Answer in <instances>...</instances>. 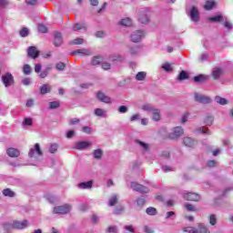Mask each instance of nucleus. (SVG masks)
I'll list each match as a JSON object with an SVG mask.
<instances>
[{"label":"nucleus","instance_id":"nucleus-56","mask_svg":"<svg viewBox=\"0 0 233 233\" xmlns=\"http://www.w3.org/2000/svg\"><path fill=\"white\" fill-rule=\"evenodd\" d=\"M23 124L27 126V127H32V118H25V119H24Z\"/></svg>","mask_w":233,"mask_h":233},{"label":"nucleus","instance_id":"nucleus-47","mask_svg":"<svg viewBox=\"0 0 233 233\" xmlns=\"http://www.w3.org/2000/svg\"><path fill=\"white\" fill-rule=\"evenodd\" d=\"M21 37H26L28 35V28L24 27L20 30Z\"/></svg>","mask_w":233,"mask_h":233},{"label":"nucleus","instance_id":"nucleus-34","mask_svg":"<svg viewBox=\"0 0 233 233\" xmlns=\"http://www.w3.org/2000/svg\"><path fill=\"white\" fill-rule=\"evenodd\" d=\"M95 159H101L103 157V150L96 149L93 152Z\"/></svg>","mask_w":233,"mask_h":233},{"label":"nucleus","instance_id":"nucleus-61","mask_svg":"<svg viewBox=\"0 0 233 233\" xmlns=\"http://www.w3.org/2000/svg\"><path fill=\"white\" fill-rule=\"evenodd\" d=\"M198 131L201 132L202 134H210V130H208V128L207 127H200Z\"/></svg>","mask_w":233,"mask_h":233},{"label":"nucleus","instance_id":"nucleus-43","mask_svg":"<svg viewBox=\"0 0 233 233\" xmlns=\"http://www.w3.org/2000/svg\"><path fill=\"white\" fill-rule=\"evenodd\" d=\"M57 148H59V146H57V144H52L49 148L50 154H56V152H57Z\"/></svg>","mask_w":233,"mask_h":233},{"label":"nucleus","instance_id":"nucleus-17","mask_svg":"<svg viewBox=\"0 0 233 233\" xmlns=\"http://www.w3.org/2000/svg\"><path fill=\"white\" fill-rule=\"evenodd\" d=\"M138 21L142 23V25H147L150 21V18L146 13H140L138 16Z\"/></svg>","mask_w":233,"mask_h":233},{"label":"nucleus","instance_id":"nucleus-18","mask_svg":"<svg viewBox=\"0 0 233 233\" xmlns=\"http://www.w3.org/2000/svg\"><path fill=\"white\" fill-rule=\"evenodd\" d=\"M183 143L185 147H188L189 148H192L196 145V141L192 139L191 137H185L183 139Z\"/></svg>","mask_w":233,"mask_h":233},{"label":"nucleus","instance_id":"nucleus-55","mask_svg":"<svg viewBox=\"0 0 233 233\" xmlns=\"http://www.w3.org/2000/svg\"><path fill=\"white\" fill-rule=\"evenodd\" d=\"M82 130L85 134H92V128L89 127H83Z\"/></svg>","mask_w":233,"mask_h":233},{"label":"nucleus","instance_id":"nucleus-9","mask_svg":"<svg viewBox=\"0 0 233 233\" xmlns=\"http://www.w3.org/2000/svg\"><path fill=\"white\" fill-rule=\"evenodd\" d=\"M143 37H145V33L143 31L137 30L131 35V41L133 43H139Z\"/></svg>","mask_w":233,"mask_h":233},{"label":"nucleus","instance_id":"nucleus-13","mask_svg":"<svg viewBox=\"0 0 233 233\" xmlns=\"http://www.w3.org/2000/svg\"><path fill=\"white\" fill-rule=\"evenodd\" d=\"M190 17L191 21H194V23H198L199 21V11L196 6H193L190 10Z\"/></svg>","mask_w":233,"mask_h":233},{"label":"nucleus","instance_id":"nucleus-10","mask_svg":"<svg viewBox=\"0 0 233 233\" xmlns=\"http://www.w3.org/2000/svg\"><path fill=\"white\" fill-rule=\"evenodd\" d=\"M28 57H32V59H37L39 57V50L35 46H29L27 49Z\"/></svg>","mask_w":233,"mask_h":233},{"label":"nucleus","instance_id":"nucleus-15","mask_svg":"<svg viewBox=\"0 0 233 233\" xmlns=\"http://www.w3.org/2000/svg\"><path fill=\"white\" fill-rule=\"evenodd\" d=\"M96 97L99 101H102V103H112V98L105 95L103 92H98Z\"/></svg>","mask_w":233,"mask_h":233},{"label":"nucleus","instance_id":"nucleus-6","mask_svg":"<svg viewBox=\"0 0 233 233\" xmlns=\"http://www.w3.org/2000/svg\"><path fill=\"white\" fill-rule=\"evenodd\" d=\"M183 198L186 199V201H199L201 199V197L198 193L188 192V193H183Z\"/></svg>","mask_w":233,"mask_h":233},{"label":"nucleus","instance_id":"nucleus-63","mask_svg":"<svg viewBox=\"0 0 233 233\" xmlns=\"http://www.w3.org/2000/svg\"><path fill=\"white\" fill-rule=\"evenodd\" d=\"M25 105L28 108H32V106H34V99L27 100Z\"/></svg>","mask_w":233,"mask_h":233},{"label":"nucleus","instance_id":"nucleus-42","mask_svg":"<svg viewBox=\"0 0 233 233\" xmlns=\"http://www.w3.org/2000/svg\"><path fill=\"white\" fill-rule=\"evenodd\" d=\"M72 56H76V54H86V56H90V53L85 49H78L71 53Z\"/></svg>","mask_w":233,"mask_h":233},{"label":"nucleus","instance_id":"nucleus-2","mask_svg":"<svg viewBox=\"0 0 233 233\" xmlns=\"http://www.w3.org/2000/svg\"><path fill=\"white\" fill-rule=\"evenodd\" d=\"M186 232L188 233H210V230H208L204 224H198V228L189 227L186 228Z\"/></svg>","mask_w":233,"mask_h":233},{"label":"nucleus","instance_id":"nucleus-23","mask_svg":"<svg viewBox=\"0 0 233 233\" xmlns=\"http://www.w3.org/2000/svg\"><path fill=\"white\" fill-rule=\"evenodd\" d=\"M215 101L218 104V105H228V100L227 98L221 97L219 96H217L215 97Z\"/></svg>","mask_w":233,"mask_h":233},{"label":"nucleus","instance_id":"nucleus-28","mask_svg":"<svg viewBox=\"0 0 233 233\" xmlns=\"http://www.w3.org/2000/svg\"><path fill=\"white\" fill-rule=\"evenodd\" d=\"M185 79H188V73H187L185 70H182L177 76V80L185 81Z\"/></svg>","mask_w":233,"mask_h":233},{"label":"nucleus","instance_id":"nucleus-53","mask_svg":"<svg viewBox=\"0 0 233 233\" xmlns=\"http://www.w3.org/2000/svg\"><path fill=\"white\" fill-rule=\"evenodd\" d=\"M141 119V116L139 114L132 115L130 117V121H137Z\"/></svg>","mask_w":233,"mask_h":233},{"label":"nucleus","instance_id":"nucleus-36","mask_svg":"<svg viewBox=\"0 0 233 233\" xmlns=\"http://www.w3.org/2000/svg\"><path fill=\"white\" fill-rule=\"evenodd\" d=\"M162 68L165 72H172V65L168 62L163 64Z\"/></svg>","mask_w":233,"mask_h":233},{"label":"nucleus","instance_id":"nucleus-4","mask_svg":"<svg viewBox=\"0 0 233 233\" xmlns=\"http://www.w3.org/2000/svg\"><path fill=\"white\" fill-rule=\"evenodd\" d=\"M2 82L4 86L7 88V86H12L15 81L14 80V76L11 73H5L2 76Z\"/></svg>","mask_w":233,"mask_h":233},{"label":"nucleus","instance_id":"nucleus-29","mask_svg":"<svg viewBox=\"0 0 233 233\" xmlns=\"http://www.w3.org/2000/svg\"><path fill=\"white\" fill-rule=\"evenodd\" d=\"M120 25H122V26H132V19L129 17L124 18L120 21Z\"/></svg>","mask_w":233,"mask_h":233},{"label":"nucleus","instance_id":"nucleus-62","mask_svg":"<svg viewBox=\"0 0 233 233\" xmlns=\"http://www.w3.org/2000/svg\"><path fill=\"white\" fill-rule=\"evenodd\" d=\"M137 203L138 207H143L145 205V198H137Z\"/></svg>","mask_w":233,"mask_h":233},{"label":"nucleus","instance_id":"nucleus-64","mask_svg":"<svg viewBox=\"0 0 233 233\" xmlns=\"http://www.w3.org/2000/svg\"><path fill=\"white\" fill-rule=\"evenodd\" d=\"M208 167H216V160L208 161Z\"/></svg>","mask_w":233,"mask_h":233},{"label":"nucleus","instance_id":"nucleus-3","mask_svg":"<svg viewBox=\"0 0 233 233\" xmlns=\"http://www.w3.org/2000/svg\"><path fill=\"white\" fill-rule=\"evenodd\" d=\"M131 188L133 190H135V192H140V194H148V192H150L148 187H147L137 182H132Z\"/></svg>","mask_w":233,"mask_h":233},{"label":"nucleus","instance_id":"nucleus-27","mask_svg":"<svg viewBox=\"0 0 233 233\" xmlns=\"http://www.w3.org/2000/svg\"><path fill=\"white\" fill-rule=\"evenodd\" d=\"M154 121H159L161 119V112L159 109H153V116H152Z\"/></svg>","mask_w":233,"mask_h":233},{"label":"nucleus","instance_id":"nucleus-40","mask_svg":"<svg viewBox=\"0 0 233 233\" xmlns=\"http://www.w3.org/2000/svg\"><path fill=\"white\" fill-rule=\"evenodd\" d=\"M204 123H205V125H208V126L212 125V123H214V116H208L205 118Z\"/></svg>","mask_w":233,"mask_h":233},{"label":"nucleus","instance_id":"nucleus-12","mask_svg":"<svg viewBox=\"0 0 233 233\" xmlns=\"http://www.w3.org/2000/svg\"><path fill=\"white\" fill-rule=\"evenodd\" d=\"M92 146L91 142L88 141H80V142H76L75 145V148L76 150H85V148H88L89 147Z\"/></svg>","mask_w":233,"mask_h":233},{"label":"nucleus","instance_id":"nucleus-45","mask_svg":"<svg viewBox=\"0 0 233 233\" xmlns=\"http://www.w3.org/2000/svg\"><path fill=\"white\" fill-rule=\"evenodd\" d=\"M95 115L97 116L98 117H101V116H105V111L101 108H96Z\"/></svg>","mask_w":233,"mask_h":233},{"label":"nucleus","instance_id":"nucleus-14","mask_svg":"<svg viewBox=\"0 0 233 233\" xmlns=\"http://www.w3.org/2000/svg\"><path fill=\"white\" fill-rule=\"evenodd\" d=\"M6 154L9 157H19V156H21V151L17 148L9 147L6 150Z\"/></svg>","mask_w":233,"mask_h":233},{"label":"nucleus","instance_id":"nucleus-11","mask_svg":"<svg viewBox=\"0 0 233 233\" xmlns=\"http://www.w3.org/2000/svg\"><path fill=\"white\" fill-rule=\"evenodd\" d=\"M26 227H28V220H24L22 222L19 220H15L13 222V228L23 230V228H26Z\"/></svg>","mask_w":233,"mask_h":233},{"label":"nucleus","instance_id":"nucleus-16","mask_svg":"<svg viewBox=\"0 0 233 233\" xmlns=\"http://www.w3.org/2000/svg\"><path fill=\"white\" fill-rule=\"evenodd\" d=\"M55 46H61L63 45V35L59 32L55 33Z\"/></svg>","mask_w":233,"mask_h":233},{"label":"nucleus","instance_id":"nucleus-57","mask_svg":"<svg viewBox=\"0 0 233 233\" xmlns=\"http://www.w3.org/2000/svg\"><path fill=\"white\" fill-rule=\"evenodd\" d=\"M125 58L123 57V56H114L113 57V59H112V61H113V63H115V61H118V62H122L123 60H124Z\"/></svg>","mask_w":233,"mask_h":233},{"label":"nucleus","instance_id":"nucleus-44","mask_svg":"<svg viewBox=\"0 0 233 233\" xmlns=\"http://www.w3.org/2000/svg\"><path fill=\"white\" fill-rule=\"evenodd\" d=\"M38 32H40L41 34H46L48 32V28L46 25H39Z\"/></svg>","mask_w":233,"mask_h":233},{"label":"nucleus","instance_id":"nucleus-32","mask_svg":"<svg viewBox=\"0 0 233 233\" xmlns=\"http://www.w3.org/2000/svg\"><path fill=\"white\" fill-rule=\"evenodd\" d=\"M146 212L148 216L157 215V209L156 208L149 207L146 209Z\"/></svg>","mask_w":233,"mask_h":233},{"label":"nucleus","instance_id":"nucleus-26","mask_svg":"<svg viewBox=\"0 0 233 233\" xmlns=\"http://www.w3.org/2000/svg\"><path fill=\"white\" fill-rule=\"evenodd\" d=\"M193 81H195V83H205V81H207V76L204 75H198L193 77Z\"/></svg>","mask_w":233,"mask_h":233},{"label":"nucleus","instance_id":"nucleus-5","mask_svg":"<svg viewBox=\"0 0 233 233\" xmlns=\"http://www.w3.org/2000/svg\"><path fill=\"white\" fill-rule=\"evenodd\" d=\"M185 130H183V127H177L173 129V132H171L168 135L169 139H177L178 137H181L183 136Z\"/></svg>","mask_w":233,"mask_h":233},{"label":"nucleus","instance_id":"nucleus-37","mask_svg":"<svg viewBox=\"0 0 233 233\" xmlns=\"http://www.w3.org/2000/svg\"><path fill=\"white\" fill-rule=\"evenodd\" d=\"M137 145H140L144 150H148V148H150V146H148V144L141 141V140H136Z\"/></svg>","mask_w":233,"mask_h":233},{"label":"nucleus","instance_id":"nucleus-41","mask_svg":"<svg viewBox=\"0 0 233 233\" xmlns=\"http://www.w3.org/2000/svg\"><path fill=\"white\" fill-rule=\"evenodd\" d=\"M185 208L186 210H187V212H196V207L192 204H186L185 205Z\"/></svg>","mask_w":233,"mask_h":233},{"label":"nucleus","instance_id":"nucleus-51","mask_svg":"<svg viewBox=\"0 0 233 233\" xmlns=\"http://www.w3.org/2000/svg\"><path fill=\"white\" fill-rule=\"evenodd\" d=\"M127 110H128V107H127V106H120L118 108V112L120 114H127Z\"/></svg>","mask_w":233,"mask_h":233},{"label":"nucleus","instance_id":"nucleus-46","mask_svg":"<svg viewBox=\"0 0 233 233\" xmlns=\"http://www.w3.org/2000/svg\"><path fill=\"white\" fill-rule=\"evenodd\" d=\"M83 38H76L72 42H70V45H83Z\"/></svg>","mask_w":233,"mask_h":233},{"label":"nucleus","instance_id":"nucleus-7","mask_svg":"<svg viewBox=\"0 0 233 233\" xmlns=\"http://www.w3.org/2000/svg\"><path fill=\"white\" fill-rule=\"evenodd\" d=\"M195 101L201 103L202 105H208L209 103H212V99H210V97L199 95L198 93L195 94Z\"/></svg>","mask_w":233,"mask_h":233},{"label":"nucleus","instance_id":"nucleus-54","mask_svg":"<svg viewBox=\"0 0 233 233\" xmlns=\"http://www.w3.org/2000/svg\"><path fill=\"white\" fill-rule=\"evenodd\" d=\"M123 210H125V208L120 207V208H116L113 214H122Z\"/></svg>","mask_w":233,"mask_h":233},{"label":"nucleus","instance_id":"nucleus-8","mask_svg":"<svg viewBox=\"0 0 233 233\" xmlns=\"http://www.w3.org/2000/svg\"><path fill=\"white\" fill-rule=\"evenodd\" d=\"M35 154H37V156H43V151L41 150L39 143L35 144V148H31L29 150L28 156L29 157H34Z\"/></svg>","mask_w":233,"mask_h":233},{"label":"nucleus","instance_id":"nucleus-35","mask_svg":"<svg viewBox=\"0 0 233 233\" xmlns=\"http://www.w3.org/2000/svg\"><path fill=\"white\" fill-rule=\"evenodd\" d=\"M146 77H147L146 72H138L136 76L137 81H145Z\"/></svg>","mask_w":233,"mask_h":233},{"label":"nucleus","instance_id":"nucleus-24","mask_svg":"<svg viewBox=\"0 0 233 233\" xmlns=\"http://www.w3.org/2000/svg\"><path fill=\"white\" fill-rule=\"evenodd\" d=\"M222 74L223 70L221 68H217L212 72V77L213 79H219Z\"/></svg>","mask_w":233,"mask_h":233},{"label":"nucleus","instance_id":"nucleus-59","mask_svg":"<svg viewBox=\"0 0 233 233\" xmlns=\"http://www.w3.org/2000/svg\"><path fill=\"white\" fill-rule=\"evenodd\" d=\"M188 116H189L188 113H185V114L182 116L181 123H187V121H188Z\"/></svg>","mask_w":233,"mask_h":233},{"label":"nucleus","instance_id":"nucleus-25","mask_svg":"<svg viewBox=\"0 0 233 233\" xmlns=\"http://www.w3.org/2000/svg\"><path fill=\"white\" fill-rule=\"evenodd\" d=\"M224 17L221 15H218L216 16H211L208 18V21H211V23H221L223 21Z\"/></svg>","mask_w":233,"mask_h":233},{"label":"nucleus","instance_id":"nucleus-50","mask_svg":"<svg viewBox=\"0 0 233 233\" xmlns=\"http://www.w3.org/2000/svg\"><path fill=\"white\" fill-rule=\"evenodd\" d=\"M117 232V227L116 226H109L107 228V233H116Z\"/></svg>","mask_w":233,"mask_h":233},{"label":"nucleus","instance_id":"nucleus-33","mask_svg":"<svg viewBox=\"0 0 233 233\" xmlns=\"http://www.w3.org/2000/svg\"><path fill=\"white\" fill-rule=\"evenodd\" d=\"M23 72L25 76H30V74H32V67L30 66V65L28 64L24 65Z\"/></svg>","mask_w":233,"mask_h":233},{"label":"nucleus","instance_id":"nucleus-48","mask_svg":"<svg viewBox=\"0 0 233 233\" xmlns=\"http://www.w3.org/2000/svg\"><path fill=\"white\" fill-rule=\"evenodd\" d=\"M49 70L50 68L47 67L46 70L42 71L39 75V77H41V79H45V77L48 76Z\"/></svg>","mask_w":233,"mask_h":233},{"label":"nucleus","instance_id":"nucleus-22","mask_svg":"<svg viewBox=\"0 0 233 233\" xmlns=\"http://www.w3.org/2000/svg\"><path fill=\"white\" fill-rule=\"evenodd\" d=\"M2 193L5 198H14L15 196V193L10 188L4 189Z\"/></svg>","mask_w":233,"mask_h":233},{"label":"nucleus","instance_id":"nucleus-52","mask_svg":"<svg viewBox=\"0 0 233 233\" xmlns=\"http://www.w3.org/2000/svg\"><path fill=\"white\" fill-rule=\"evenodd\" d=\"M56 66L58 70H65V67L66 66V65L63 62H60V63H57Z\"/></svg>","mask_w":233,"mask_h":233},{"label":"nucleus","instance_id":"nucleus-21","mask_svg":"<svg viewBox=\"0 0 233 233\" xmlns=\"http://www.w3.org/2000/svg\"><path fill=\"white\" fill-rule=\"evenodd\" d=\"M101 61H103V56H94L91 61V65L93 66H97V65H101Z\"/></svg>","mask_w":233,"mask_h":233},{"label":"nucleus","instance_id":"nucleus-1","mask_svg":"<svg viewBox=\"0 0 233 233\" xmlns=\"http://www.w3.org/2000/svg\"><path fill=\"white\" fill-rule=\"evenodd\" d=\"M72 210V206L69 204H65L63 206H56L53 209V214H68Z\"/></svg>","mask_w":233,"mask_h":233},{"label":"nucleus","instance_id":"nucleus-39","mask_svg":"<svg viewBox=\"0 0 233 233\" xmlns=\"http://www.w3.org/2000/svg\"><path fill=\"white\" fill-rule=\"evenodd\" d=\"M60 106H61V105H60L59 102H57V101H54V102H50V103H49V108H50L51 110H54V109H56V108H59Z\"/></svg>","mask_w":233,"mask_h":233},{"label":"nucleus","instance_id":"nucleus-38","mask_svg":"<svg viewBox=\"0 0 233 233\" xmlns=\"http://www.w3.org/2000/svg\"><path fill=\"white\" fill-rule=\"evenodd\" d=\"M216 223H218V218H216V215L212 214L209 215V224L214 227V225H216Z\"/></svg>","mask_w":233,"mask_h":233},{"label":"nucleus","instance_id":"nucleus-58","mask_svg":"<svg viewBox=\"0 0 233 233\" xmlns=\"http://www.w3.org/2000/svg\"><path fill=\"white\" fill-rule=\"evenodd\" d=\"M12 228H14V225L12 226L8 223L4 224V230L8 232V230H12Z\"/></svg>","mask_w":233,"mask_h":233},{"label":"nucleus","instance_id":"nucleus-30","mask_svg":"<svg viewBox=\"0 0 233 233\" xmlns=\"http://www.w3.org/2000/svg\"><path fill=\"white\" fill-rule=\"evenodd\" d=\"M92 185H94V181L90 180L78 184V187H80V188H90Z\"/></svg>","mask_w":233,"mask_h":233},{"label":"nucleus","instance_id":"nucleus-31","mask_svg":"<svg viewBox=\"0 0 233 233\" xmlns=\"http://www.w3.org/2000/svg\"><path fill=\"white\" fill-rule=\"evenodd\" d=\"M109 207H115V205H117V195H113L108 201Z\"/></svg>","mask_w":233,"mask_h":233},{"label":"nucleus","instance_id":"nucleus-20","mask_svg":"<svg viewBox=\"0 0 233 233\" xmlns=\"http://www.w3.org/2000/svg\"><path fill=\"white\" fill-rule=\"evenodd\" d=\"M216 6L215 0H207L206 4L204 5V10H212Z\"/></svg>","mask_w":233,"mask_h":233},{"label":"nucleus","instance_id":"nucleus-19","mask_svg":"<svg viewBox=\"0 0 233 233\" xmlns=\"http://www.w3.org/2000/svg\"><path fill=\"white\" fill-rule=\"evenodd\" d=\"M51 90L52 88L50 87V86H48L47 84H44L40 87V94H42V96H45V94H50Z\"/></svg>","mask_w":233,"mask_h":233},{"label":"nucleus","instance_id":"nucleus-49","mask_svg":"<svg viewBox=\"0 0 233 233\" xmlns=\"http://www.w3.org/2000/svg\"><path fill=\"white\" fill-rule=\"evenodd\" d=\"M102 68L103 70H110V68H112V66L108 62H103Z\"/></svg>","mask_w":233,"mask_h":233},{"label":"nucleus","instance_id":"nucleus-60","mask_svg":"<svg viewBox=\"0 0 233 233\" xmlns=\"http://www.w3.org/2000/svg\"><path fill=\"white\" fill-rule=\"evenodd\" d=\"M83 29V25H81V24H75L73 30H75V32H77V30H82Z\"/></svg>","mask_w":233,"mask_h":233}]
</instances>
